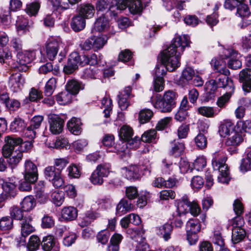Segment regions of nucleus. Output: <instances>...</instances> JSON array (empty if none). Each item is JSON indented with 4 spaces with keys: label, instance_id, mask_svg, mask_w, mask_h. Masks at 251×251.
<instances>
[{
    "label": "nucleus",
    "instance_id": "obj_27",
    "mask_svg": "<svg viewBox=\"0 0 251 251\" xmlns=\"http://www.w3.org/2000/svg\"><path fill=\"white\" fill-rule=\"evenodd\" d=\"M81 122L79 119L73 118L67 124L69 131L75 135H79L81 131Z\"/></svg>",
    "mask_w": 251,
    "mask_h": 251
},
{
    "label": "nucleus",
    "instance_id": "obj_11",
    "mask_svg": "<svg viewBox=\"0 0 251 251\" xmlns=\"http://www.w3.org/2000/svg\"><path fill=\"white\" fill-rule=\"evenodd\" d=\"M61 43L56 40L50 41L46 44L45 53L50 60H53L57 54Z\"/></svg>",
    "mask_w": 251,
    "mask_h": 251
},
{
    "label": "nucleus",
    "instance_id": "obj_6",
    "mask_svg": "<svg viewBox=\"0 0 251 251\" xmlns=\"http://www.w3.org/2000/svg\"><path fill=\"white\" fill-rule=\"evenodd\" d=\"M35 52L33 51L25 50L18 52L17 54V62L14 67L19 71L25 72L28 69L27 64L35 57Z\"/></svg>",
    "mask_w": 251,
    "mask_h": 251
},
{
    "label": "nucleus",
    "instance_id": "obj_16",
    "mask_svg": "<svg viewBox=\"0 0 251 251\" xmlns=\"http://www.w3.org/2000/svg\"><path fill=\"white\" fill-rule=\"evenodd\" d=\"M201 228V225L198 219H190L186 224V231L187 235V239H191V235H193L194 240L197 239V233L199 232Z\"/></svg>",
    "mask_w": 251,
    "mask_h": 251
},
{
    "label": "nucleus",
    "instance_id": "obj_7",
    "mask_svg": "<svg viewBox=\"0 0 251 251\" xmlns=\"http://www.w3.org/2000/svg\"><path fill=\"white\" fill-rule=\"evenodd\" d=\"M128 7L129 10L132 14H137L142 10V3L140 0H119L117 5V9L120 10Z\"/></svg>",
    "mask_w": 251,
    "mask_h": 251
},
{
    "label": "nucleus",
    "instance_id": "obj_62",
    "mask_svg": "<svg viewBox=\"0 0 251 251\" xmlns=\"http://www.w3.org/2000/svg\"><path fill=\"white\" fill-rule=\"evenodd\" d=\"M68 176L72 178H78L81 175L79 168L73 164L68 167Z\"/></svg>",
    "mask_w": 251,
    "mask_h": 251
},
{
    "label": "nucleus",
    "instance_id": "obj_1",
    "mask_svg": "<svg viewBox=\"0 0 251 251\" xmlns=\"http://www.w3.org/2000/svg\"><path fill=\"white\" fill-rule=\"evenodd\" d=\"M189 43V37L185 35L174 38L172 44L162 52L161 60L163 65L156 67V76L163 77L166 74V70L172 72L179 66L180 55Z\"/></svg>",
    "mask_w": 251,
    "mask_h": 251
},
{
    "label": "nucleus",
    "instance_id": "obj_58",
    "mask_svg": "<svg viewBox=\"0 0 251 251\" xmlns=\"http://www.w3.org/2000/svg\"><path fill=\"white\" fill-rule=\"evenodd\" d=\"M40 240L39 237L36 235L31 236L29 240L28 247L30 251L36 250L39 247Z\"/></svg>",
    "mask_w": 251,
    "mask_h": 251
},
{
    "label": "nucleus",
    "instance_id": "obj_20",
    "mask_svg": "<svg viewBox=\"0 0 251 251\" xmlns=\"http://www.w3.org/2000/svg\"><path fill=\"white\" fill-rule=\"evenodd\" d=\"M218 87H220L218 85V81L217 82L215 80L211 79L206 83L205 98L207 101L215 98Z\"/></svg>",
    "mask_w": 251,
    "mask_h": 251
},
{
    "label": "nucleus",
    "instance_id": "obj_53",
    "mask_svg": "<svg viewBox=\"0 0 251 251\" xmlns=\"http://www.w3.org/2000/svg\"><path fill=\"white\" fill-rule=\"evenodd\" d=\"M99 217L98 213L91 210L86 212L82 218L84 220V225L87 226Z\"/></svg>",
    "mask_w": 251,
    "mask_h": 251
},
{
    "label": "nucleus",
    "instance_id": "obj_24",
    "mask_svg": "<svg viewBox=\"0 0 251 251\" xmlns=\"http://www.w3.org/2000/svg\"><path fill=\"white\" fill-rule=\"evenodd\" d=\"M61 216L66 221H73L77 216V210L73 206L65 207L62 209Z\"/></svg>",
    "mask_w": 251,
    "mask_h": 251
},
{
    "label": "nucleus",
    "instance_id": "obj_50",
    "mask_svg": "<svg viewBox=\"0 0 251 251\" xmlns=\"http://www.w3.org/2000/svg\"><path fill=\"white\" fill-rule=\"evenodd\" d=\"M25 126L24 121L19 117L15 118L10 125V130L14 132L22 130Z\"/></svg>",
    "mask_w": 251,
    "mask_h": 251
},
{
    "label": "nucleus",
    "instance_id": "obj_59",
    "mask_svg": "<svg viewBox=\"0 0 251 251\" xmlns=\"http://www.w3.org/2000/svg\"><path fill=\"white\" fill-rule=\"evenodd\" d=\"M110 236V234L108 230H101L97 234V239L99 243L104 245L107 243Z\"/></svg>",
    "mask_w": 251,
    "mask_h": 251
},
{
    "label": "nucleus",
    "instance_id": "obj_14",
    "mask_svg": "<svg viewBox=\"0 0 251 251\" xmlns=\"http://www.w3.org/2000/svg\"><path fill=\"white\" fill-rule=\"evenodd\" d=\"M131 88L130 86L125 87L124 90L118 95V104L121 110H126L130 105L129 99L131 96Z\"/></svg>",
    "mask_w": 251,
    "mask_h": 251
},
{
    "label": "nucleus",
    "instance_id": "obj_60",
    "mask_svg": "<svg viewBox=\"0 0 251 251\" xmlns=\"http://www.w3.org/2000/svg\"><path fill=\"white\" fill-rule=\"evenodd\" d=\"M176 196L175 193L171 189L163 190L159 193V198L161 200L167 201L170 199H174Z\"/></svg>",
    "mask_w": 251,
    "mask_h": 251
},
{
    "label": "nucleus",
    "instance_id": "obj_55",
    "mask_svg": "<svg viewBox=\"0 0 251 251\" xmlns=\"http://www.w3.org/2000/svg\"><path fill=\"white\" fill-rule=\"evenodd\" d=\"M195 142L196 146L201 149H204L207 146V138L202 133H199L197 135L195 138Z\"/></svg>",
    "mask_w": 251,
    "mask_h": 251
},
{
    "label": "nucleus",
    "instance_id": "obj_10",
    "mask_svg": "<svg viewBox=\"0 0 251 251\" xmlns=\"http://www.w3.org/2000/svg\"><path fill=\"white\" fill-rule=\"evenodd\" d=\"M80 55L77 52H72L69 56L67 64L64 67L63 70L65 74L73 73L80 65Z\"/></svg>",
    "mask_w": 251,
    "mask_h": 251
},
{
    "label": "nucleus",
    "instance_id": "obj_8",
    "mask_svg": "<svg viewBox=\"0 0 251 251\" xmlns=\"http://www.w3.org/2000/svg\"><path fill=\"white\" fill-rule=\"evenodd\" d=\"M24 168V178L30 181H36L38 174L36 165L30 160H26L25 162Z\"/></svg>",
    "mask_w": 251,
    "mask_h": 251
},
{
    "label": "nucleus",
    "instance_id": "obj_12",
    "mask_svg": "<svg viewBox=\"0 0 251 251\" xmlns=\"http://www.w3.org/2000/svg\"><path fill=\"white\" fill-rule=\"evenodd\" d=\"M24 79L20 73L11 75L9 79V86L14 92L21 90L24 86Z\"/></svg>",
    "mask_w": 251,
    "mask_h": 251
},
{
    "label": "nucleus",
    "instance_id": "obj_38",
    "mask_svg": "<svg viewBox=\"0 0 251 251\" xmlns=\"http://www.w3.org/2000/svg\"><path fill=\"white\" fill-rule=\"evenodd\" d=\"M100 73L97 67L90 66L84 70L83 76L86 79H96L98 77Z\"/></svg>",
    "mask_w": 251,
    "mask_h": 251
},
{
    "label": "nucleus",
    "instance_id": "obj_25",
    "mask_svg": "<svg viewBox=\"0 0 251 251\" xmlns=\"http://www.w3.org/2000/svg\"><path fill=\"white\" fill-rule=\"evenodd\" d=\"M157 234L161 235L165 241L171 238L173 226L170 224L166 223L162 226L156 227Z\"/></svg>",
    "mask_w": 251,
    "mask_h": 251
},
{
    "label": "nucleus",
    "instance_id": "obj_46",
    "mask_svg": "<svg viewBox=\"0 0 251 251\" xmlns=\"http://www.w3.org/2000/svg\"><path fill=\"white\" fill-rule=\"evenodd\" d=\"M198 112L200 115L207 118L214 117L217 114L213 107L201 106L198 108Z\"/></svg>",
    "mask_w": 251,
    "mask_h": 251
},
{
    "label": "nucleus",
    "instance_id": "obj_32",
    "mask_svg": "<svg viewBox=\"0 0 251 251\" xmlns=\"http://www.w3.org/2000/svg\"><path fill=\"white\" fill-rule=\"evenodd\" d=\"M189 204L190 201L188 200V197L186 196L182 197L178 201L177 211L179 216L188 212Z\"/></svg>",
    "mask_w": 251,
    "mask_h": 251
},
{
    "label": "nucleus",
    "instance_id": "obj_5",
    "mask_svg": "<svg viewBox=\"0 0 251 251\" xmlns=\"http://www.w3.org/2000/svg\"><path fill=\"white\" fill-rule=\"evenodd\" d=\"M107 40L108 37L105 35L92 36L81 44L80 47L83 50H89L93 49L94 51H98L103 47L107 43Z\"/></svg>",
    "mask_w": 251,
    "mask_h": 251
},
{
    "label": "nucleus",
    "instance_id": "obj_42",
    "mask_svg": "<svg viewBox=\"0 0 251 251\" xmlns=\"http://www.w3.org/2000/svg\"><path fill=\"white\" fill-rule=\"evenodd\" d=\"M133 135V130L128 126H123L120 129L119 135L120 138L125 141H129Z\"/></svg>",
    "mask_w": 251,
    "mask_h": 251
},
{
    "label": "nucleus",
    "instance_id": "obj_35",
    "mask_svg": "<svg viewBox=\"0 0 251 251\" xmlns=\"http://www.w3.org/2000/svg\"><path fill=\"white\" fill-rule=\"evenodd\" d=\"M109 27L108 20L104 17H100L96 21L94 28L96 31L102 32L106 31Z\"/></svg>",
    "mask_w": 251,
    "mask_h": 251
},
{
    "label": "nucleus",
    "instance_id": "obj_15",
    "mask_svg": "<svg viewBox=\"0 0 251 251\" xmlns=\"http://www.w3.org/2000/svg\"><path fill=\"white\" fill-rule=\"evenodd\" d=\"M211 64L214 67L215 73H219L218 75V79L220 77L226 76L228 77L229 75V71L226 68V62L224 59H214L211 60Z\"/></svg>",
    "mask_w": 251,
    "mask_h": 251
},
{
    "label": "nucleus",
    "instance_id": "obj_37",
    "mask_svg": "<svg viewBox=\"0 0 251 251\" xmlns=\"http://www.w3.org/2000/svg\"><path fill=\"white\" fill-rule=\"evenodd\" d=\"M72 96L66 90L61 92L56 96L57 102L61 105H65L70 103L72 100Z\"/></svg>",
    "mask_w": 251,
    "mask_h": 251
},
{
    "label": "nucleus",
    "instance_id": "obj_49",
    "mask_svg": "<svg viewBox=\"0 0 251 251\" xmlns=\"http://www.w3.org/2000/svg\"><path fill=\"white\" fill-rule=\"evenodd\" d=\"M55 244L54 237L51 235H48L43 238L42 243L43 249L45 251H50Z\"/></svg>",
    "mask_w": 251,
    "mask_h": 251
},
{
    "label": "nucleus",
    "instance_id": "obj_40",
    "mask_svg": "<svg viewBox=\"0 0 251 251\" xmlns=\"http://www.w3.org/2000/svg\"><path fill=\"white\" fill-rule=\"evenodd\" d=\"M81 88L80 83L75 80L69 81L66 85V90L72 95L77 94Z\"/></svg>",
    "mask_w": 251,
    "mask_h": 251
},
{
    "label": "nucleus",
    "instance_id": "obj_29",
    "mask_svg": "<svg viewBox=\"0 0 251 251\" xmlns=\"http://www.w3.org/2000/svg\"><path fill=\"white\" fill-rule=\"evenodd\" d=\"M243 140L240 132L235 130L228 136L226 144L228 146H238L242 142Z\"/></svg>",
    "mask_w": 251,
    "mask_h": 251
},
{
    "label": "nucleus",
    "instance_id": "obj_23",
    "mask_svg": "<svg viewBox=\"0 0 251 251\" xmlns=\"http://www.w3.org/2000/svg\"><path fill=\"white\" fill-rule=\"evenodd\" d=\"M235 128L234 124L230 120H225L219 127V132L222 137H226L231 134L235 130Z\"/></svg>",
    "mask_w": 251,
    "mask_h": 251
},
{
    "label": "nucleus",
    "instance_id": "obj_30",
    "mask_svg": "<svg viewBox=\"0 0 251 251\" xmlns=\"http://www.w3.org/2000/svg\"><path fill=\"white\" fill-rule=\"evenodd\" d=\"M33 22L21 17L17 22V31L20 32L25 33L29 31V28L33 25Z\"/></svg>",
    "mask_w": 251,
    "mask_h": 251
},
{
    "label": "nucleus",
    "instance_id": "obj_33",
    "mask_svg": "<svg viewBox=\"0 0 251 251\" xmlns=\"http://www.w3.org/2000/svg\"><path fill=\"white\" fill-rule=\"evenodd\" d=\"M3 195L7 197H14L16 195V185L10 182H4L2 184Z\"/></svg>",
    "mask_w": 251,
    "mask_h": 251
},
{
    "label": "nucleus",
    "instance_id": "obj_63",
    "mask_svg": "<svg viewBox=\"0 0 251 251\" xmlns=\"http://www.w3.org/2000/svg\"><path fill=\"white\" fill-rule=\"evenodd\" d=\"M206 165V158L203 156L197 157L193 163L194 169L197 171L201 170Z\"/></svg>",
    "mask_w": 251,
    "mask_h": 251
},
{
    "label": "nucleus",
    "instance_id": "obj_22",
    "mask_svg": "<svg viewBox=\"0 0 251 251\" xmlns=\"http://www.w3.org/2000/svg\"><path fill=\"white\" fill-rule=\"evenodd\" d=\"M32 217L30 215L24 217L21 223V234L22 237L25 238L34 231V228L31 226Z\"/></svg>",
    "mask_w": 251,
    "mask_h": 251
},
{
    "label": "nucleus",
    "instance_id": "obj_61",
    "mask_svg": "<svg viewBox=\"0 0 251 251\" xmlns=\"http://www.w3.org/2000/svg\"><path fill=\"white\" fill-rule=\"evenodd\" d=\"M156 131L155 129H151L145 131L141 137L144 142H151L155 138Z\"/></svg>",
    "mask_w": 251,
    "mask_h": 251
},
{
    "label": "nucleus",
    "instance_id": "obj_45",
    "mask_svg": "<svg viewBox=\"0 0 251 251\" xmlns=\"http://www.w3.org/2000/svg\"><path fill=\"white\" fill-rule=\"evenodd\" d=\"M178 95L173 90H168L165 92L162 98L173 107H175Z\"/></svg>",
    "mask_w": 251,
    "mask_h": 251
},
{
    "label": "nucleus",
    "instance_id": "obj_9",
    "mask_svg": "<svg viewBox=\"0 0 251 251\" xmlns=\"http://www.w3.org/2000/svg\"><path fill=\"white\" fill-rule=\"evenodd\" d=\"M50 130L54 134L61 133L63 129L64 121L57 115L52 114L49 117Z\"/></svg>",
    "mask_w": 251,
    "mask_h": 251
},
{
    "label": "nucleus",
    "instance_id": "obj_28",
    "mask_svg": "<svg viewBox=\"0 0 251 251\" xmlns=\"http://www.w3.org/2000/svg\"><path fill=\"white\" fill-rule=\"evenodd\" d=\"M71 26L75 31H79L85 27V20L82 16L76 15L72 18Z\"/></svg>",
    "mask_w": 251,
    "mask_h": 251
},
{
    "label": "nucleus",
    "instance_id": "obj_39",
    "mask_svg": "<svg viewBox=\"0 0 251 251\" xmlns=\"http://www.w3.org/2000/svg\"><path fill=\"white\" fill-rule=\"evenodd\" d=\"M41 4L38 1H34L26 6L25 12L30 16H36L40 8Z\"/></svg>",
    "mask_w": 251,
    "mask_h": 251
},
{
    "label": "nucleus",
    "instance_id": "obj_17",
    "mask_svg": "<svg viewBox=\"0 0 251 251\" xmlns=\"http://www.w3.org/2000/svg\"><path fill=\"white\" fill-rule=\"evenodd\" d=\"M239 81L242 83L244 91L249 93L251 91V70L248 69L242 70L239 74Z\"/></svg>",
    "mask_w": 251,
    "mask_h": 251
},
{
    "label": "nucleus",
    "instance_id": "obj_56",
    "mask_svg": "<svg viewBox=\"0 0 251 251\" xmlns=\"http://www.w3.org/2000/svg\"><path fill=\"white\" fill-rule=\"evenodd\" d=\"M60 172L58 171H56V168L54 166H48L44 170V174L46 178L48 179L50 181L54 178L57 174H59Z\"/></svg>",
    "mask_w": 251,
    "mask_h": 251
},
{
    "label": "nucleus",
    "instance_id": "obj_31",
    "mask_svg": "<svg viewBox=\"0 0 251 251\" xmlns=\"http://www.w3.org/2000/svg\"><path fill=\"white\" fill-rule=\"evenodd\" d=\"M95 11V8L92 5L90 4H82L79 9V15L82 16L85 19L86 18H91L94 16Z\"/></svg>",
    "mask_w": 251,
    "mask_h": 251
},
{
    "label": "nucleus",
    "instance_id": "obj_36",
    "mask_svg": "<svg viewBox=\"0 0 251 251\" xmlns=\"http://www.w3.org/2000/svg\"><path fill=\"white\" fill-rule=\"evenodd\" d=\"M131 209V203L126 200H122L116 207V214L119 216L125 214Z\"/></svg>",
    "mask_w": 251,
    "mask_h": 251
},
{
    "label": "nucleus",
    "instance_id": "obj_47",
    "mask_svg": "<svg viewBox=\"0 0 251 251\" xmlns=\"http://www.w3.org/2000/svg\"><path fill=\"white\" fill-rule=\"evenodd\" d=\"M52 202L57 206L62 204L64 200V194L62 191H55L51 194Z\"/></svg>",
    "mask_w": 251,
    "mask_h": 251
},
{
    "label": "nucleus",
    "instance_id": "obj_3",
    "mask_svg": "<svg viewBox=\"0 0 251 251\" xmlns=\"http://www.w3.org/2000/svg\"><path fill=\"white\" fill-rule=\"evenodd\" d=\"M226 158L222 152H215L213 154L212 165L214 170H218V176L219 182L228 183L229 181L227 166L225 164Z\"/></svg>",
    "mask_w": 251,
    "mask_h": 251
},
{
    "label": "nucleus",
    "instance_id": "obj_51",
    "mask_svg": "<svg viewBox=\"0 0 251 251\" xmlns=\"http://www.w3.org/2000/svg\"><path fill=\"white\" fill-rule=\"evenodd\" d=\"M111 166L109 164H101L99 165L95 170L102 177L108 176L110 172Z\"/></svg>",
    "mask_w": 251,
    "mask_h": 251
},
{
    "label": "nucleus",
    "instance_id": "obj_26",
    "mask_svg": "<svg viewBox=\"0 0 251 251\" xmlns=\"http://www.w3.org/2000/svg\"><path fill=\"white\" fill-rule=\"evenodd\" d=\"M36 201L33 196L25 197L21 202V209L25 212L32 210L36 206Z\"/></svg>",
    "mask_w": 251,
    "mask_h": 251
},
{
    "label": "nucleus",
    "instance_id": "obj_44",
    "mask_svg": "<svg viewBox=\"0 0 251 251\" xmlns=\"http://www.w3.org/2000/svg\"><path fill=\"white\" fill-rule=\"evenodd\" d=\"M152 111L149 109L141 110L139 113L138 120L141 124H145L150 121L153 116Z\"/></svg>",
    "mask_w": 251,
    "mask_h": 251
},
{
    "label": "nucleus",
    "instance_id": "obj_64",
    "mask_svg": "<svg viewBox=\"0 0 251 251\" xmlns=\"http://www.w3.org/2000/svg\"><path fill=\"white\" fill-rule=\"evenodd\" d=\"M237 128L242 129L244 131L251 134V121H241L237 123Z\"/></svg>",
    "mask_w": 251,
    "mask_h": 251
},
{
    "label": "nucleus",
    "instance_id": "obj_34",
    "mask_svg": "<svg viewBox=\"0 0 251 251\" xmlns=\"http://www.w3.org/2000/svg\"><path fill=\"white\" fill-rule=\"evenodd\" d=\"M246 235L245 230L242 228H232V241L233 244H237L242 241Z\"/></svg>",
    "mask_w": 251,
    "mask_h": 251
},
{
    "label": "nucleus",
    "instance_id": "obj_21",
    "mask_svg": "<svg viewBox=\"0 0 251 251\" xmlns=\"http://www.w3.org/2000/svg\"><path fill=\"white\" fill-rule=\"evenodd\" d=\"M153 103L155 108L163 113L170 112L174 108V107L165 100L160 95L156 97Z\"/></svg>",
    "mask_w": 251,
    "mask_h": 251
},
{
    "label": "nucleus",
    "instance_id": "obj_2",
    "mask_svg": "<svg viewBox=\"0 0 251 251\" xmlns=\"http://www.w3.org/2000/svg\"><path fill=\"white\" fill-rule=\"evenodd\" d=\"M5 144L2 147V155L5 158H8V163L12 167H15L21 161L23 154L20 150L19 146L23 143L20 137L7 136L4 138Z\"/></svg>",
    "mask_w": 251,
    "mask_h": 251
},
{
    "label": "nucleus",
    "instance_id": "obj_43",
    "mask_svg": "<svg viewBox=\"0 0 251 251\" xmlns=\"http://www.w3.org/2000/svg\"><path fill=\"white\" fill-rule=\"evenodd\" d=\"M80 65L84 66L86 64H89L91 66L97 63V55L95 54H92L90 55H83L80 56Z\"/></svg>",
    "mask_w": 251,
    "mask_h": 251
},
{
    "label": "nucleus",
    "instance_id": "obj_52",
    "mask_svg": "<svg viewBox=\"0 0 251 251\" xmlns=\"http://www.w3.org/2000/svg\"><path fill=\"white\" fill-rule=\"evenodd\" d=\"M22 209H21L18 206H14L10 209V214L11 216V218L17 220H23L24 218L23 212Z\"/></svg>",
    "mask_w": 251,
    "mask_h": 251
},
{
    "label": "nucleus",
    "instance_id": "obj_54",
    "mask_svg": "<svg viewBox=\"0 0 251 251\" xmlns=\"http://www.w3.org/2000/svg\"><path fill=\"white\" fill-rule=\"evenodd\" d=\"M13 226V219L9 217H4L0 220V229L6 230L11 229Z\"/></svg>",
    "mask_w": 251,
    "mask_h": 251
},
{
    "label": "nucleus",
    "instance_id": "obj_57",
    "mask_svg": "<svg viewBox=\"0 0 251 251\" xmlns=\"http://www.w3.org/2000/svg\"><path fill=\"white\" fill-rule=\"evenodd\" d=\"M237 13L240 17L243 18L248 17L251 14L248 6L244 4L243 2H241L237 7Z\"/></svg>",
    "mask_w": 251,
    "mask_h": 251
},
{
    "label": "nucleus",
    "instance_id": "obj_13",
    "mask_svg": "<svg viewBox=\"0 0 251 251\" xmlns=\"http://www.w3.org/2000/svg\"><path fill=\"white\" fill-rule=\"evenodd\" d=\"M140 168L138 165H131L121 169V174L130 180H136L140 177Z\"/></svg>",
    "mask_w": 251,
    "mask_h": 251
},
{
    "label": "nucleus",
    "instance_id": "obj_19",
    "mask_svg": "<svg viewBox=\"0 0 251 251\" xmlns=\"http://www.w3.org/2000/svg\"><path fill=\"white\" fill-rule=\"evenodd\" d=\"M225 58H230L228 62V66L229 68L232 69H237L242 66L241 62L235 58L234 57H236L237 53L233 50H225Z\"/></svg>",
    "mask_w": 251,
    "mask_h": 251
},
{
    "label": "nucleus",
    "instance_id": "obj_18",
    "mask_svg": "<svg viewBox=\"0 0 251 251\" xmlns=\"http://www.w3.org/2000/svg\"><path fill=\"white\" fill-rule=\"evenodd\" d=\"M45 182L43 181H38L34 187L35 198L41 203H45L48 201V195L45 192Z\"/></svg>",
    "mask_w": 251,
    "mask_h": 251
},
{
    "label": "nucleus",
    "instance_id": "obj_41",
    "mask_svg": "<svg viewBox=\"0 0 251 251\" xmlns=\"http://www.w3.org/2000/svg\"><path fill=\"white\" fill-rule=\"evenodd\" d=\"M56 79L50 78L46 83L45 86L44 94L47 97H50L54 92L56 86Z\"/></svg>",
    "mask_w": 251,
    "mask_h": 251
},
{
    "label": "nucleus",
    "instance_id": "obj_4",
    "mask_svg": "<svg viewBox=\"0 0 251 251\" xmlns=\"http://www.w3.org/2000/svg\"><path fill=\"white\" fill-rule=\"evenodd\" d=\"M218 85L220 87L226 89V93L218 98L217 105L219 107L224 108L229 100L231 95L234 91V87L232 80L226 76L220 77L219 79Z\"/></svg>",
    "mask_w": 251,
    "mask_h": 251
},
{
    "label": "nucleus",
    "instance_id": "obj_48",
    "mask_svg": "<svg viewBox=\"0 0 251 251\" xmlns=\"http://www.w3.org/2000/svg\"><path fill=\"white\" fill-rule=\"evenodd\" d=\"M163 163L164 164L163 170L165 173L175 174L178 172V166L176 163L167 162L166 160H164Z\"/></svg>",
    "mask_w": 251,
    "mask_h": 251
}]
</instances>
